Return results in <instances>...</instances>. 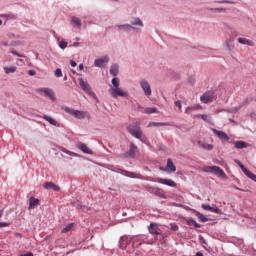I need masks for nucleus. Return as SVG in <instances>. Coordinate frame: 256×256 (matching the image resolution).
I'll return each instance as SVG.
<instances>
[{
    "instance_id": "54",
    "label": "nucleus",
    "mask_w": 256,
    "mask_h": 256,
    "mask_svg": "<svg viewBox=\"0 0 256 256\" xmlns=\"http://www.w3.org/2000/svg\"><path fill=\"white\" fill-rule=\"evenodd\" d=\"M83 69H84L83 64H80V65H79V70H80V71H83Z\"/></svg>"
},
{
    "instance_id": "9",
    "label": "nucleus",
    "mask_w": 256,
    "mask_h": 256,
    "mask_svg": "<svg viewBox=\"0 0 256 256\" xmlns=\"http://www.w3.org/2000/svg\"><path fill=\"white\" fill-rule=\"evenodd\" d=\"M212 132L214 133V135L217 136L218 139H221V141H229V136L227 135V133L219 131L215 128H212Z\"/></svg>"
},
{
    "instance_id": "34",
    "label": "nucleus",
    "mask_w": 256,
    "mask_h": 256,
    "mask_svg": "<svg viewBox=\"0 0 256 256\" xmlns=\"http://www.w3.org/2000/svg\"><path fill=\"white\" fill-rule=\"evenodd\" d=\"M119 78H113L112 79V86H110V88H116V87H119Z\"/></svg>"
},
{
    "instance_id": "35",
    "label": "nucleus",
    "mask_w": 256,
    "mask_h": 256,
    "mask_svg": "<svg viewBox=\"0 0 256 256\" xmlns=\"http://www.w3.org/2000/svg\"><path fill=\"white\" fill-rule=\"evenodd\" d=\"M73 229V223L68 224L64 229H62V233H69Z\"/></svg>"
},
{
    "instance_id": "13",
    "label": "nucleus",
    "mask_w": 256,
    "mask_h": 256,
    "mask_svg": "<svg viewBox=\"0 0 256 256\" xmlns=\"http://www.w3.org/2000/svg\"><path fill=\"white\" fill-rule=\"evenodd\" d=\"M136 151H137V145H135L134 143H131L129 151L126 152V157H128L129 159H135Z\"/></svg>"
},
{
    "instance_id": "49",
    "label": "nucleus",
    "mask_w": 256,
    "mask_h": 256,
    "mask_svg": "<svg viewBox=\"0 0 256 256\" xmlns=\"http://www.w3.org/2000/svg\"><path fill=\"white\" fill-rule=\"evenodd\" d=\"M70 65H71V67H77V62L71 60Z\"/></svg>"
},
{
    "instance_id": "30",
    "label": "nucleus",
    "mask_w": 256,
    "mask_h": 256,
    "mask_svg": "<svg viewBox=\"0 0 256 256\" xmlns=\"http://www.w3.org/2000/svg\"><path fill=\"white\" fill-rule=\"evenodd\" d=\"M196 217L202 222V223H207L209 219L205 217V215L201 214L200 212H196Z\"/></svg>"
},
{
    "instance_id": "24",
    "label": "nucleus",
    "mask_w": 256,
    "mask_h": 256,
    "mask_svg": "<svg viewBox=\"0 0 256 256\" xmlns=\"http://www.w3.org/2000/svg\"><path fill=\"white\" fill-rule=\"evenodd\" d=\"M133 247H140V245H143V240L141 238H138L137 236H134V239L132 240Z\"/></svg>"
},
{
    "instance_id": "18",
    "label": "nucleus",
    "mask_w": 256,
    "mask_h": 256,
    "mask_svg": "<svg viewBox=\"0 0 256 256\" xmlns=\"http://www.w3.org/2000/svg\"><path fill=\"white\" fill-rule=\"evenodd\" d=\"M79 85L83 91H91V86L87 81L83 80V78H79Z\"/></svg>"
},
{
    "instance_id": "36",
    "label": "nucleus",
    "mask_w": 256,
    "mask_h": 256,
    "mask_svg": "<svg viewBox=\"0 0 256 256\" xmlns=\"http://www.w3.org/2000/svg\"><path fill=\"white\" fill-rule=\"evenodd\" d=\"M145 113L147 115H151L153 113H157V108H146Z\"/></svg>"
},
{
    "instance_id": "10",
    "label": "nucleus",
    "mask_w": 256,
    "mask_h": 256,
    "mask_svg": "<svg viewBox=\"0 0 256 256\" xmlns=\"http://www.w3.org/2000/svg\"><path fill=\"white\" fill-rule=\"evenodd\" d=\"M157 183H161V185H167L168 187H177V183L171 179H163L158 178Z\"/></svg>"
},
{
    "instance_id": "39",
    "label": "nucleus",
    "mask_w": 256,
    "mask_h": 256,
    "mask_svg": "<svg viewBox=\"0 0 256 256\" xmlns=\"http://www.w3.org/2000/svg\"><path fill=\"white\" fill-rule=\"evenodd\" d=\"M212 11H214L215 13H225V11H227V9H225V8H214V9H212Z\"/></svg>"
},
{
    "instance_id": "14",
    "label": "nucleus",
    "mask_w": 256,
    "mask_h": 256,
    "mask_svg": "<svg viewBox=\"0 0 256 256\" xmlns=\"http://www.w3.org/2000/svg\"><path fill=\"white\" fill-rule=\"evenodd\" d=\"M166 171L168 173H175L177 171V167H175V164L171 158L167 160Z\"/></svg>"
},
{
    "instance_id": "56",
    "label": "nucleus",
    "mask_w": 256,
    "mask_h": 256,
    "mask_svg": "<svg viewBox=\"0 0 256 256\" xmlns=\"http://www.w3.org/2000/svg\"><path fill=\"white\" fill-rule=\"evenodd\" d=\"M195 256H203V254L201 252H197Z\"/></svg>"
},
{
    "instance_id": "20",
    "label": "nucleus",
    "mask_w": 256,
    "mask_h": 256,
    "mask_svg": "<svg viewBox=\"0 0 256 256\" xmlns=\"http://www.w3.org/2000/svg\"><path fill=\"white\" fill-rule=\"evenodd\" d=\"M123 175H125V177H130L131 179H143L140 174H136L134 172L123 171Z\"/></svg>"
},
{
    "instance_id": "1",
    "label": "nucleus",
    "mask_w": 256,
    "mask_h": 256,
    "mask_svg": "<svg viewBox=\"0 0 256 256\" xmlns=\"http://www.w3.org/2000/svg\"><path fill=\"white\" fill-rule=\"evenodd\" d=\"M127 131L132 135V137H135V139H140V141L143 142V130H141V122H134L127 126Z\"/></svg>"
},
{
    "instance_id": "2",
    "label": "nucleus",
    "mask_w": 256,
    "mask_h": 256,
    "mask_svg": "<svg viewBox=\"0 0 256 256\" xmlns=\"http://www.w3.org/2000/svg\"><path fill=\"white\" fill-rule=\"evenodd\" d=\"M64 111H65V113L72 115V117H75L76 119H85V118L89 117V112L75 110V109L69 108V107H65Z\"/></svg>"
},
{
    "instance_id": "48",
    "label": "nucleus",
    "mask_w": 256,
    "mask_h": 256,
    "mask_svg": "<svg viewBox=\"0 0 256 256\" xmlns=\"http://www.w3.org/2000/svg\"><path fill=\"white\" fill-rule=\"evenodd\" d=\"M175 106L178 107V109L181 110L182 105H181V102H180V101H176V102H175Z\"/></svg>"
},
{
    "instance_id": "43",
    "label": "nucleus",
    "mask_w": 256,
    "mask_h": 256,
    "mask_svg": "<svg viewBox=\"0 0 256 256\" xmlns=\"http://www.w3.org/2000/svg\"><path fill=\"white\" fill-rule=\"evenodd\" d=\"M195 109V107H187L186 110H185V113L187 115H189L191 113V111H193Z\"/></svg>"
},
{
    "instance_id": "37",
    "label": "nucleus",
    "mask_w": 256,
    "mask_h": 256,
    "mask_svg": "<svg viewBox=\"0 0 256 256\" xmlns=\"http://www.w3.org/2000/svg\"><path fill=\"white\" fill-rule=\"evenodd\" d=\"M145 189H146V191H148V193H153V194H155V190H156L157 188L152 187V186H150V185H146V186H145Z\"/></svg>"
},
{
    "instance_id": "17",
    "label": "nucleus",
    "mask_w": 256,
    "mask_h": 256,
    "mask_svg": "<svg viewBox=\"0 0 256 256\" xmlns=\"http://www.w3.org/2000/svg\"><path fill=\"white\" fill-rule=\"evenodd\" d=\"M238 43H240V45H248L249 47H255V43L247 38H238Z\"/></svg>"
},
{
    "instance_id": "27",
    "label": "nucleus",
    "mask_w": 256,
    "mask_h": 256,
    "mask_svg": "<svg viewBox=\"0 0 256 256\" xmlns=\"http://www.w3.org/2000/svg\"><path fill=\"white\" fill-rule=\"evenodd\" d=\"M118 29L120 31H131V29H133V26H131V24H124V25H119Z\"/></svg>"
},
{
    "instance_id": "44",
    "label": "nucleus",
    "mask_w": 256,
    "mask_h": 256,
    "mask_svg": "<svg viewBox=\"0 0 256 256\" xmlns=\"http://www.w3.org/2000/svg\"><path fill=\"white\" fill-rule=\"evenodd\" d=\"M171 230L172 231H179V226H177V224H171Z\"/></svg>"
},
{
    "instance_id": "15",
    "label": "nucleus",
    "mask_w": 256,
    "mask_h": 256,
    "mask_svg": "<svg viewBox=\"0 0 256 256\" xmlns=\"http://www.w3.org/2000/svg\"><path fill=\"white\" fill-rule=\"evenodd\" d=\"M202 209H204L205 211H211V213H216L217 215H221L222 213L221 209L211 207L210 205H207V204H202Z\"/></svg>"
},
{
    "instance_id": "5",
    "label": "nucleus",
    "mask_w": 256,
    "mask_h": 256,
    "mask_svg": "<svg viewBox=\"0 0 256 256\" xmlns=\"http://www.w3.org/2000/svg\"><path fill=\"white\" fill-rule=\"evenodd\" d=\"M135 239V236L124 235L119 240V248L124 250L131 245V242Z\"/></svg>"
},
{
    "instance_id": "45",
    "label": "nucleus",
    "mask_w": 256,
    "mask_h": 256,
    "mask_svg": "<svg viewBox=\"0 0 256 256\" xmlns=\"http://www.w3.org/2000/svg\"><path fill=\"white\" fill-rule=\"evenodd\" d=\"M63 153H66L67 155H75L73 152L67 150V149H62Z\"/></svg>"
},
{
    "instance_id": "25",
    "label": "nucleus",
    "mask_w": 256,
    "mask_h": 256,
    "mask_svg": "<svg viewBox=\"0 0 256 256\" xmlns=\"http://www.w3.org/2000/svg\"><path fill=\"white\" fill-rule=\"evenodd\" d=\"M43 119H45V121H48L50 125H54V127H57V120L51 118V116L44 115Z\"/></svg>"
},
{
    "instance_id": "60",
    "label": "nucleus",
    "mask_w": 256,
    "mask_h": 256,
    "mask_svg": "<svg viewBox=\"0 0 256 256\" xmlns=\"http://www.w3.org/2000/svg\"><path fill=\"white\" fill-rule=\"evenodd\" d=\"M64 80H65V81L67 80V76L64 78Z\"/></svg>"
},
{
    "instance_id": "21",
    "label": "nucleus",
    "mask_w": 256,
    "mask_h": 256,
    "mask_svg": "<svg viewBox=\"0 0 256 256\" xmlns=\"http://www.w3.org/2000/svg\"><path fill=\"white\" fill-rule=\"evenodd\" d=\"M148 231L151 233V235H159V228L153 223L150 224Z\"/></svg>"
},
{
    "instance_id": "53",
    "label": "nucleus",
    "mask_w": 256,
    "mask_h": 256,
    "mask_svg": "<svg viewBox=\"0 0 256 256\" xmlns=\"http://www.w3.org/2000/svg\"><path fill=\"white\" fill-rule=\"evenodd\" d=\"M15 237H19L21 239L23 235L21 233H15Z\"/></svg>"
},
{
    "instance_id": "16",
    "label": "nucleus",
    "mask_w": 256,
    "mask_h": 256,
    "mask_svg": "<svg viewBox=\"0 0 256 256\" xmlns=\"http://www.w3.org/2000/svg\"><path fill=\"white\" fill-rule=\"evenodd\" d=\"M36 207H39V199L31 197L29 200V211H31V209H36Z\"/></svg>"
},
{
    "instance_id": "51",
    "label": "nucleus",
    "mask_w": 256,
    "mask_h": 256,
    "mask_svg": "<svg viewBox=\"0 0 256 256\" xmlns=\"http://www.w3.org/2000/svg\"><path fill=\"white\" fill-rule=\"evenodd\" d=\"M52 189H53V191H59V186H57V185L54 184V185L52 186Z\"/></svg>"
},
{
    "instance_id": "12",
    "label": "nucleus",
    "mask_w": 256,
    "mask_h": 256,
    "mask_svg": "<svg viewBox=\"0 0 256 256\" xmlns=\"http://www.w3.org/2000/svg\"><path fill=\"white\" fill-rule=\"evenodd\" d=\"M107 63H109V58L107 56L96 59L94 61L95 67H104L105 65H107Z\"/></svg>"
},
{
    "instance_id": "28",
    "label": "nucleus",
    "mask_w": 256,
    "mask_h": 256,
    "mask_svg": "<svg viewBox=\"0 0 256 256\" xmlns=\"http://www.w3.org/2000/svg\"><path fill=\"white\" fill-rule=\"evenodd\" d=\"M71 23L74 25V27H81V20L75 16L71 18Z\"/></svg>"
},
{
    "instance_id": "52",
    "label": "nucleus",
    "mask_w": 256,
    "mask_h": 256,
    "mask_svg": "<svg viewBox=\"0 0 256 256\" xmlns=\"http://www.w3.org/2000/svg\"><path fill=\"white\" fill-rule=\"evenodd\" d=\"M12 53H13V55H17L18 57H23V55H21V54L15 52V51H12Z\"/></svg>"
},
{
    "instance_id": "55",
    "label": "nucleus",
    "mask_w": 256,
    "mask_h": 256,
    "mask_svg": "<svg viewBox=\"0 0 256 256\" xmlns=\"http://www.w3.org/2000/svg\"><path fill=\"white\" fill-rule=\"evenodd\" d=\"M29 75H35V71L30 70V71H29Z\"/></svg>"
},
{
    "instance_id": "42",
    "label": "nucleus",
    "mask_w": 256,
    "mask_h": 256,
    "mask_svg": "<svg viewBox=\"0 0 256 256\" xmlns=\"http://www.w3.org/2000/svg\"><path fill=\"white\" fill-rule=\"evenodd\" d=\"M217 3H228V4H230V5H234L235 4V2H233V1H229V0H221V1H218Z\"/></svg>"
},
{
    "instance_id": "50",
    "label": "nucleus",
    "mask_w": 256,
    "mask_h": 256,
    "mask_svg": "<svg viewBox=\"0 0 256 256\" xmlns=\"http://www.w3.org/2000/svg\"><path fill=\"white\" fill-rule=\"evenodd\" d=\"M19 256H34L32 252H27L26 254H20Z\"/></svg>"
},
{
    "instance_id": "41",
    "label": "nucleus",
    "mask_w": 256,
    "mask_h": 256,
    "mask_svg": "<svg viewBox=\"0 0 256 256\" xmlns=\"http://www.w3.org/2000/svg\"><path fill=\"white\" fill-rule=\"evenodd\" d=\"M53 185H55L53 182H47L45 184V189H53Z\"/></svg>"
},
{
    "instance_id": "33",
    "label": "nucleus",
    "mask_w": 256,
    "mask_h": 256,
    "mask_svg": "<svg viewBox=\"0 0 256 256\" xmlns=\"http://www.w3.org/2000/svg\"><path fill=\"white\" fill-rule=\"evenodd\" d=\"M4 70H5V73L9 75V73H15V71H17V67L15 66L5 67Z\"/></svg>"
},
{
    "instance_id": "6",
    "label": "nucleus",
    "mask_w": 256,
    "mask_h": 256,
    "mask_svg": "<svg viewBox=\"0 0 256 256\" xmlns=\"http://www.w3.org/2000/svg\"><path fill=\"white\" fill-rule=\"evenodd\" d=\"M140 86L144 91V95H146V97H151V85H149V82L147 80H141Z\"/></svg>"
},
{
    "instance_id": "26",
    "label": "nucleus",
    "mask_w": 256,
    "mask_h": 256,
    "mask_svg": "<svg viewBox=\"0 0 256 256\" xmlns=\"http://www.w3.org/2000/svg\"><path fill=\"white\" fill-rule=\"evenodd\" d=\"M187 225H194V227H196V229H199L201 227V225L199 223H197V221H195V219L193 218H189L186 220Z\"/></svg>"
},
{
    "instance_id": "59",
    "label": "nucleus",
    "mask_w": 256,
    "mask_h": 256,
    "mask_svg": "<svg viewBox=\"0 0 256 256\" xmlns=\"http://www.w3.org/2000/svg\"><path fill=\"white\" fill-rule=\"evenodd\" d=\"M0 25H3V21L2 20H0Z\"/></svg>"
},
{
    "instance_id": "4",
    "label": "nucleus",
    "mask_w": 256,
    "mask_h": 256,
    "mask_svg": "<svg viewBox=\"0 0 256 256\" xmlns=\"http://www.w3.org/2000/svg\"><path fill=\"white\" fill-rule=\"evenodd\" d=\"M108 93L113 97V99H117L118 97H129V92L123 90L121 87L109 88Z\"/></svg>"
},
{
    "instance_id": "19",
    "label": "nucleus",
    "mask_w": 256,
    "mask_h": 256,
    "mask_svg": "<svg viewBox=\"0 0 256 256\" xmlns=\"http://www.w3.org/2000/svg\"><path fill=\"white\" fill-rule=\"evenodd\" d=\"M171 124L169 122H150L148 127H170Z\"/></svg>"
},
{
    "instance_id": "8",
    "label": "nucleus",
    "mask_w": 256,
    "mask_h": 256,
    "mask_svg": "<svg viewBox=\"0 0 256 256\" xmlns=\"http://www.w3.org/2000/svg\"><path fill=\"white\" fill-rule=\"evenodd\" d=\"M213 96L214 93L211 91H208L206 93H204L201 97H200V101L202 103H211L213 101Z\"/></svg>"
},
{
    "instance_id": "31",
    "label": "nucleus",
    "mask_w": 256,
    "mask_h": 256,
    "mask_svg": "<svg viewBox=\"0 0 256 256\" xmlns=\"http://www.w3.org/2000/svg\"><path fill=\"white\" fill-rule=\"evenodd\" d=\"M235 147L236 149H245V147H247V144L243 141H237L235 143Z\"/></svg>"
},
{
    "instance_id": "7",
    "label": "nucleus",
    "mask_w": 256,
    "mask_h": 256,
    "mask_svg": "<svg viewBox=\"0 0 256 256\" xmlns=\"http://www.w3.org/2000/svg\"><path fill=\"white\" fill-rule=\"evenodd\" d=\"M76 147L78 149H80V151H82V153H86L87 155H93V150H91L89 148V146H87V144L83 143V142H78L76 144Z\"/></svg>"
},
{
    "instance_id": "11",
    "label": "nucleus",
    "mask_w": 256,
    "mask_h": 256,
    "mask_svg": "<svg viewBox=\"0 0 256 256\" xmlns=\"http://www.w3.org/2000/svg\"><path fill=\"white\" fill-rule=\"evenodd\" d=\"M38 92L45 93L47 97H50V99L55 101V92H53V90H51L50 88H39Z\"/></svg>"
},
{
    "instance_id": "29",
    "label": "nucleus",
    "mask_w": 256,
    "mask_h": 256,
    "mask_svg": "<svg viewBox=\"0 0 256 256\" xmlns=\"http://www.w3.org/2000/svg\"><path fill=\"white\" fill-rule=\"evenodd\" d=\"M154 195H156V197H160L161 199H165V194H163V190H161V188H156V190H154Z\"/></svg>"
},
{
    "instance_id": "22",
    "label": "nucleus",
    "mask_w": 256,
    "mask_h": 256,
    "mask_svg": "<svg viewBox=\"0 0 256 256\" xmlns=\"http://www.w3.org/2000/svg\"><path fill=\"white\" fill-rule=\"evenodd\" d=\"M199 147H201L202 149H205L206 151H213V145L211 144H207L205 142H198Z\"/></svg>"
},
{
    "instance_id": "47",
    "label": "nucleus",
    "mask_w": 256,
    "mask_h": 256,
    "mask_svg": "<svg viewBox=\"0 0 256 256\" xmlns=\"http://www.w3.org/2000/svg\"><path fill=\"white\" fill-rule=\"evenodd\" d=\"M0 227H9V223H7V222H0Z\"/></svg>"
},
{
    "instance_id": "40",
    "label": "nucleus",
    "mask_w": 256,
    "mask_h": 256,
    "mask_svg": "<svg viewBox=\"0 0 256 256\" xmlns=\"http://www.w3.org/2000/svg\"><path fill=\"white\" fill-rule=\"evenodd\" d=\"M59 47H60V49H67V42L61 41V42L59 43Z\"/></svg>"
},
{
    "instance_id": "38",
    "label": "nucleus",
    "mask_w": 256,
    "mask_h": 256,
    "mask_svg": "<svg viewBox=\"0 0 256 256\" xmlns=\"http://www.w3.org/2000/svg\"><path fill=\"white\" fill-rule=\"evenodd\" d=\"M55 77H63V72L60 68H57L54 72Z\"/></svg>"
},
{
    "instance_id": "46",
    "label": "nucleus",
    "mask_w": 256,
    "mask_h": 256,
    "mask_svg": "<svg viewBox=\"0 0 256 256\" xmlns=\"http://www.w3.org/2000/svg\"><path fill=\"white\" fill-rule=\"evenodd\" d=\"M201 119H203V121H209V117L205 114L200 115Z\"/></svg>"
},
{
    "instance_id": "32",
    "label": "nucleus",
    "mask_w": 256,
    "mask_h": 256,
    "mask_svg": "<svg viewBox=\"0 0 256 256\" xmlns=\"http://www.w3.org/2000/svg\"><path fill=\"white\" fill-rule=\"evenodd\" d=\"M131 25H139L140 27H143V21L139 18H133Z\"/></svg>"
},
{
    "instance_id": "58",
    "label": "nucleus",
    "mask_w": 256,
    "mask_h": 256,
    "mask_svg": "<svg viewBox=\"0 0 256 256\" xmlns=\"http://www.w3.org/2000/svg\"><path fill=\"white\" fill-rule=\"evenodd\" d=\"M3 217V210H0V219Z\"/></svg>"
},
{
    "instance_id": "57",
    "label": "nucleus",
    "mask_w": 256,
    "mask_h": 256,
    "mask_svg": "<svg viewBox=\"0 0 256 256\" xmlns=\"http://www.w3.org/2000/svg\"><path fill=\"white\" fill-rule=\"evenodd\" d=\"M226 45H227L228 49H231V46L229 45V41H226Z\"/></svg>"
},
{
    "instance_id": "3",
    "label": "nucleus",
    "mask_w": 256,
    "mask_h": 256,
    "mask_svg": "<svg viewBox=\"0 0 256 256\" xmlns=\"http://www.w3.org/2000/svg\"><path fill=\"white\" fill-rule=\"evenodd\" d=\"M203 171L205 173H214V175H218L221 179H225L227 177L225 171L218 166H205Z\"/></svg>"
},
{
    "instance_id": "23",
    "label": "nucleus",
    "mask_w": 256,
    "mask_h": 256,
    "mask_svg": "<svg viewBox=\"0 0 256 256\" xmlns=\"http://www.w3.org/2000/svg\"><path fill=\"white\" fill-rule=\"evenodd\" d=\"M110 74L113 75L114 77H117L119 74V66L117 64H114L110 68Z\"/></svg>"
}]
</instances>
